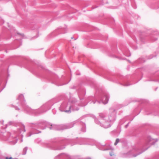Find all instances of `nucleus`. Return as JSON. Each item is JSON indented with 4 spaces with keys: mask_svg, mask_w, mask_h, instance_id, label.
<instances>
[{
    "mask_svg": "<svg viewBox=\"0 0 159 159\" xmlns=\"http://www.w3.org/2000/svg\"><path fill=\"white\" fill-rule=\"evenodd\" d=\"M119 142V139H116V142L114 143V145H116Z\"/></svg>",
    "mask_w": 159,
    "mask_h": 159,
    "instance_id": "obj_1",
    "label": "nucleus"
},
{
    "mask_svg": "<svg viewBox=\"0 0 159 159\" xmlns=\"http://www.w3.org/2000/svg\"><path fill=\"white\" fill-rule=\"evenodd\" d=\"M6 159H12V158L11 157L9 158L7 157H6Z\"/></svg>",
    "mask_w": 159,
    "mask_h": 159,
    "instance_id": "obj_2",
    "label": "nucleus"
},
{
    "mask_svg": "<svg viewBox=\"0 0 159 159\" xmlns=\"http://www.w3.org/2000/svg\"><path fill=\"white\" fill-rule=\"evenodd\" d=\"M110 155H111V156H112L113 155L111 153V154H110Z\"/></svg>",
    "mask_w": 159,
    "mask_h": 159,
    "instance_id": "obj_3",
    "label": "nucleus"
}]
</instances>
